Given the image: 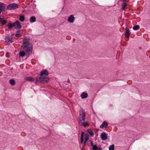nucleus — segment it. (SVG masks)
<instances>
[{
  "mask_svg": "<svg viewBox=\"0 0 150 150\" xmlns=\"http://www.w3.org/2000/svg\"><path fill=\"white\" fill-rule=\"evenodd\" d=\"M21 31H17L16 33V37H19L20 35Z\"/></svg>",
  "mask_w": 150,
  "mask_h": 150,
  "instance_id": "cd10ccee",
  "label": "nucleus"
},
{
  "mask_svg": "<svg viewBox=\"0 0 150 150\" xmlns=\"http://www.w3.org/2000/svg\"><path fill=\"white\" fill-rule=\"evenodd\" d=\"M75 17L73 15H71L68 18V21L70 23H73L75 20Z\"/></svg>",
  "mask_w": 150,
  "mask_h": 150,
  "instance_id": "0eeeda50",
  "label": "nucleus"
},
{
  "mask_svg": "<svg viewBox=\"0 0 150 150\" xmlns=\"http://www.w3.org/2000/svg\"><path fill=\"white\" fill-rule=\"evenodd\" d=\"M115 146L114 144H112L110 146L109 148V150H114Z\"/></svg>",
  "mask_w": 150,
  "mask_h": 150,
  "instance_id": "5701e85b",
  "label": "nucleus"
},
{
  "mask_svg": "<svg viewBox=\"0 0 150 150\" xmlns=\"http://www.w3.org/2000/svg\"><path fill=\"white\" fill-rule=\"evenodd\" d=\"M85 118H79V124L80 126H82L83 125L84 122H85Z\"/></svg>",
  "mask_w": 150,
  "mask_h": 150,
  "instance_id": "f8f14e48",
  "label": "nucleus"
},
{
  "mask_svg": "<svg viewBox=\"0 0 150 150\" xmlns=\"http://www.w3.org/2000/svg\"><path fill=\"white\" fill-rule=\"evenodd\" d=\"M6 57H8L9 56V54L8 53H7L6 54Z\"/></svg>",
  "mask_w": 150,
  "mask_h": 150,
  "instance_id": "7c9ffc66",
  "label": "nucleus"
},
{
  "mask_svg": "<svg viewBox=\"0 0 150 150\" xmlns=\"http://www.w3.org/2000/svg\"><path fill=\"white\" fill-rule=\"evenodd\" d=\"M8 27L10 29L12 28L13 27H14L15 29H21L22 27L19 21L18 20H17L15 22L13 23H9L8 24Z\"/></svg>",
  "mask_w": 150,
  "mask_h": 150,
  "instance_id": "f03ea898",
  "label": "nucleus"
},
{
  "mask_svg": "<svg viewBox=\"0 0 150 150\" xmlns=\"http://www.w3.org/2000/svg\"><path fill=\"white\" fill-rule=\"evenodd\" d=\"M38 80L40 82L45 83H47L49 81V78L47 77H44L43 76H41L39 78Z\"/></svg>",
  "mask_w": 150,
  "mask_h": 150,
  "instance_id": "20e7f679",
  "label": "nucleus"
},
{
  "mask_svg": "<svg viewBox=\"0 0 150 150\" xmlns=\"http://www.w3.org/2000/svg\"><path fill=\"white\" fill-rule=\"evenodd\" d=\"M10 83L12 86H14L15 85V81L13 79H11L9 81Z\"/></svg>",
  "mask_w": 150,
  "mask_h": 150,
  "instance_id": "6ab92c4d",
  "label": "nucleus"
},
{
  "mask_svg": "<svg viewBox=\"0 0 150 150\" xmlns=\"http://www.w3.org/2000/svg\"><path fill=\"white\" fill-rule=\"evenodd\" d=\"M108 126V124L107 122L105 121L104 122L102 125L100 126V127L101 128H103V127L106 128Z\"/></svg>",
  "mask_w": 150,
  "mask_h": 150,
  "instance_id": "4468645a",
  "label": "nucleus"
},
{
  "mask_svg": "<svg viewBox=\"0 0 150 150\" xmlns=\"http://www.w3.org/2000/svg\"><path fill=\"white\" fill-rule=\"evenodd\" d=\"M44 75H45L46 76L48 75V71L47 70L44 69L41 72L40 76H42Z\"/></svg>",
  "mask_w": 150,
  "mask_h": 150,
  "instance_id": "9d476101",
  "label": "nucleus"
},
{
  "mask_svg": "<svg viewBox=\"0 0 150 150\" xmlns=\"http://www.w3.org/2000/svg\"><path fill=\"white\" fill-rule=\"evenodd\" d=\"M36 21V18L34 16L31 17L30 19V22L32 23L35 22Z\"/></svg>",
  "mask_w": 150,
  "mask_h": 150,
  "instance_id": "f3484780",
  "label": "nucleus"
},
{
  "mask_svg": "<svg viewBox=\"0 0 150 150\" xmlns=\"http://www.w3.org/2000/svg\"><path fill=\"white\" fill-rule=\"evenodd\" d=\"M18 7L17 4L15 3L11 4L7 6V9L8 10H11L15 9Z\"/></svg>",
  "mask_w": 150,
  "mask_h": 150,
  "instance_id": "7ed1b4c3",
  "label": "nucleus"
},
{
  "mask_svg": "<svg viewBox=\"0 0 150 150\" xmlns=\"http://www.w3.org/2000/svg\"><path fill=\"white\" fill-rule=\"evenodd\" d=\"M81 150H84V147H82Z\"/></svg>",
  "mask_w": 150,
  "mask_h": 150,
  "instance_id": "2f4dec72",
  "label": "nucleus"
},
{
  "mask_svg": "<svg viewBox=\"0 0 150 150\" xmlns=\"http://www.w3.org/2000/svg\"><path fill=\"white\" fill-rule=\"evenodd\" d=\"M90 144H91V146L92 147L94 145V144H93V142L91 140L90 141Z\"/></svg>",
  "mask_w": 150,
  "mask_h": 150,
  "instance_id": "c85d7f7f",
  "label": "nucleus"
},
{
  "mask_svg": "<svg viewBox=\"0 0 150 150\" xmlns=\"http://www.w3.org/2000/svg\"><path fill=\"white\" fill-rule=\"evenodd\" d=\"M5 40L6 42H12L13 41L12 38L11 36H7L5 38Z\"/></svg>",
  "mask_w": 150,
  "mask_h": 150,
  "instance_id": "9b49d317",
  "label": "nucleus"
},
{
  "mask_svg": "<svg viewBox=\"0 0 150 150\" xmlns=\"http://www.w3.org/2000/svg\"><path fill=\"white\" fill-rule=\"evenodd\" d=\"M0 22L2 25H4L6 23L7 21L4 20L3 18H0Z\"/></svg>",
  "mask_w": 150,
  "mask_h": 150,
  "instance_id": "dca6fc26",
  "label": "nucleus"
},
{
  "mask_svg": "<svg viewBox=\"0 0 150 150\" xmlns=\"http://www.w3.org/2000/svg\"><path fill=\"white\" fill-rule=\"evenodd\" d=\"M83 125L84 127H86L89 125V123L88 122H84V123H83V125Z\"/></svg>",
  "mask_w": 150,
  "mask_h": 150,
  "instance_id": "a878e982",
  "label": "nucleus"
},
{
  "mask_svg": "<svg viewBox=\"0 0 150 150\" xmlns=\"http://www.w3.org/2000/svg\"><path fill=\"white\" fill-rule=\"evenodd\" d=\"M26 79L30 81H33L35 80L34 78L32 77H27L26 78Z\"/></svg>",
  "mask_w": 150,
  "mask_h": 150,
  "instance_id": "2eb2a0df",
  "label": "nucleus"
},
{
  "mask_svg": "<svg viewBox=\"0 0 150 150\" xmlns=\"http://www.w3.org/2000/svg\"><path fill=\"white\" fill-rule=\"evenodd\" d=\"M25 19V17L23 16H20L19 20L21 21H23Z\"/></svg>",
  "mask_w": 150,
  "mask_h": 150,
  "instance_id": "b1692460",
  "label": "nucleus"
},
{
  "mask_svg": "<svg viewBox=\"0 0 150 150\" xmlns=\"http://www.w3.org/2000/svg\"><path fill=\"white\" fill-rule=\"evenodd\" d=\"M130 35L129 30L128 28L126 27L125 28V35L126 37L129 38Z\"/></svg>",
  "mask_w": 150,
  "mask_h": 150,
  "instance_id": "1a4fd4ad",
  "label": "nucleus"
},
{
  "mask_svg": "<svg viewBox=\"0 0 150 150\" xmlns=\"http://www.w3.org/2000/svg\"><path fill=\"white\" fill-rule=\"evenodd\" d=\"M89 138V136L87 134H85L84 135V139L85 140H86V141H87Z\"/></svg>",
  "mask_w": 150,
  "mask_h": 150,
  "instance_id": "4be33fe9",
  "label": "nucleus"
},
{
  "mask_svg": "<svg viewBox=\"0 0 150 150\" xmlns=\"http://www.w3.org/2000/svg\"><path fill=\"white\" fill-rule=\"evenodd\" d=\"M127 4L123 2V4L122 5V9L123 10H124L125 9V7L127 6Z\"/></svg>",
  "mask_w": 150,
  "mask_h": 150,
  "instance_id": "aec40b11",
  "label": "nucleus"
},
{
  "mask_svg": "<svg viewBox=\"0 0 150 150\" xmlns=\"http://www.w3.org/2000/svg\"><path fill=\"white\" fill-rule=\"evenodd\" d=\"M5 7V5L2 3H0V14L1 12L4 11Z\"/></svg>",
  "mask_w": 150,
  "mask_h": 150,
  "instance_id": "6e6552de",
  "label": "nucleus"
},
{
  "mask_svg": "<svg viewBox=\"0 0 150 150\" xmlns=\"http://www.w3.org/2000/svg\"><path fill=\"white\" fill-rule=\"evenodd\" d=\"M100 138L102 140H105L108 138L107 134L105 132H103L101 134Z\"/></svg>",
  "mask_w": 150,
  "mask_h": 150,
  "instance_id": "423d86ee",
  "label": "nucleus"
},
{
  "mask_svg": "<svg viewBox=\"0 0 150 150\" xmlns=\"http://www.w3.org/2000/svg\"><path fill=\"white\" fill-rule=\"evenodd\" d=\"M23 50L20 52L19 55L21 57H23L25 55L28 57L32 52L33 46L30 43L28 39L26 38H24L23 39V42L21 46Z\"/></svg>",
  "mask_w": 150,
  "mask_h": 150,
  "instance_id": "f257e3e1",
  "label": "nucleus"
},
{
  "mask_svg": "<svg viewBox=\"0 0 150 150\" xmlns=\"http://www.w3.org/2000/svg\"><path fill=\"white\" fill-rule=\"evenodd\" d=\"M88 132L91 136H93L94 134L93 132L91 129H89L88 131Z\"/></svg>",
  "mask_w": 150,
  "mask_h": 150,
  "instance_id": "393cba45",
  "label": "nucleus"
},
{
  "mask_svg": "<svg viewBox=\"0 0 150 150\" xmlns=\"http://www.w3.org/2000/svg\"><path fill=\"white\" fill-rule=\"evenodd\" d=\"M139 28V26L138 25H136L135 26H134L133 27V29L135 30H138Z\"/></svg>",
  "mask_w": 150,
  "mask_h": 150,
  "instance_id": "412c9836",
  "label": "nucleus"
},
{
  "mask_svg": "<svg viewBox=\"0 0 150 150\" xmlns=\"http://www.w3.org/2000/svg\"><path fill=\"white\" fill-rule=\"evenodd\" d=\"M84 133L83 132H82L81 134V143H82L83 142L84 140Z\"/></svg>",
  "mask_w": 150,
  "mask_h": 150,
  "instance_id": "a211bd4d",
  "label": "nucleus"
},
{
  "mask_svg": "<svg viewBox=\"0 0 150 150\" xmlns=\"http://www.w3.org/2000/svg\"><path fill=\"white\" fill-rule=\"evenodd\" d=\"M88 94L85 92H83L81 95V96L82 98L84 99L88 97Z\"/></svg>",
  "mask_w": 150,
  "mask_h": 150,
  "instance_id": "ddd939ff",
  "label": "nucleus"
},
{
  "mask_svg": "<svg viewBox=\"0 0 150 150\" xmlns=\"http://www.w3.org/2000/svg\"><path fill=\"white\" fill-rule=\"evenodd\" d=\"M86 115L84 110L82 108L79 110V118H85Z\"/></svg>",
  "mask_w": 150,
  "mask_h": 150,
  "instance_id": "39448f33",
  "label": "nucleus"
},
{
  "mask_svg": "<svg viewBox=\"0 0 150 150\" xmlns=\"http://www.w3.org/2000/svg\"><path fill=\"white\" fill-rule=\"evenodd\" d=\"M98 150H102V149L101 148H100L98 149Z\"/></svg>",
  "mask_w": 150,
  "mask_h": 150,
  "instance_id": "473e14b6",
  "label": "nucleus"
},
{
  "mask_svg": "<svg viewBox=\"0 0 150 150\" xmlns=\"http://www.w3.org/2000/svg\"><path fill=\"white\" fill-rule=\"evenodd\" d=\"M86 142H87V141H86V140H84V142L83 143V147H84V146H85L86 145Z\"/></svg>",
  "mask_w": 150,
  "mask_h": 150,
  "instance_id": "c756f323",
  "label": "nucleus"
},
{
  "mask_svg": "<svg viewBox=\"0 0 150 150\" xmlns=\"http://www.w3.org/2000/svg\"><path fill=\"white\" fill-rule=\"evenodd\" d=\"M93 150H97L98 149V147L96 145H94L92 147Z\"/></svg>",
  "mask_w": 150,
  "mask_h": 150,
  "instance_id": "bb28decb",
  "label": "nucleus"
}]
</instances>
